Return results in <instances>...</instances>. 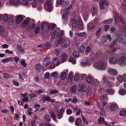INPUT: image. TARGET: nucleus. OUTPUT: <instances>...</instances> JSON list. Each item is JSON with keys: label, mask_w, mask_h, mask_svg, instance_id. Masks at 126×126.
Returning a JSON list of instances; mask_svg holds the SVG:
<instances>
[{"label": "nucleus", "mask_w": 126, "mask_h": 126, "mask_svg": "<svg viewBox=\"0 0 126 126\" xmlns=\"http://www.w3.org/2000/svg\"><path fill=\"white\" fill-rule=\"evenodd\" d=\"M117 40L115 39L113 41L110 45V48H112L116 44L117 40L120 43L123 44H126V36L123 34H118L117 35Z\"/></svg>", "instance_id": "nucleus-1"}, {"label": "nucleus", "mask_w": 126, "mask_h": 126, "mask_svg": "<svg viewBox=\"0 0 126 126\" xmlns=\"http://www.w3.org/2000/svg\"><path fill=\"white\" fill-rule=\"evenodd\" d=\"M70 41L68 39L60 38L58 40V43L59 44H62V47L64 48H67L69 47L70 43Z\"/></svg>", "instance_id": "nucleus-2"}, {"label": "nucleus", "mask_w": 126, "mask_h": 126, "mask_svg": "<svg viewBox=\"0 0 126 126\" xmlns=\"http://www.w3.org/2000/svg\"><path fill=\"white\" fill-rule=\"evenodd\" d=\"M51 26L50 24L47 22H43L41 25V29L42 30L47 32L49 30Z\"/></svg>", "instance_id": "nucleus-3"}, {"label": "nucleus", "mask_w": 126, "mask_h": 126, "mask_svg": "<svg viewBox=\"0 0 126 126\" xmlns=\"http://www.w3.org/2000/svg\"><path fill=\"white\" fill-rule=\"evenodd\" d=\"M86 80L87 82L89 83L94 84L96 85L99 84V81L97 79H94L90 76H88L86 79Z\"/></svg>", "instance_id": "nucleus-4"}, {"label": "nucleus", "mask_w": 126, "mask_h": 126, "mask_svg": "<svg viewBox=\"0 0 126 126\" xmlns=\"http://www.w3.org/2000/svg\"><path fill=\"white\" fill-rule=\"evenodd\" d=\"M70 13V11H67L65 12L63 15L62 20L63 23L65 24H66L68 23V18L67 16Z\"/></svg>", "instance_id": "nucleus-5"}, {"label": "nucleus", "mask_w": 126, "mask_h": 126, "mask_svg": "<svg viewBox=\"0 0 126 126\" xmlns=\"http://www.w3.org/2000/svg\"><path fill=\"white\" fill-rule=\"evenodd\" d=\"M65 109L63 108H61L59 112L56 111V116L58 119H61L63 116V113L64 112Z\"/></svg>", "instance_id": "nucleus-6"}, {"label": "nucleus", "mask_w": 126, "mask_h": 126, "mask_svg": "<svg viewBox=\"0 0 126 126\" xmlns=\"http://www.w3.org/2000/svg\"><path fill=\"white\" fill-rule=\"evenodd\" d=\"M117 16L122 23L123 25L122 27V29L123 30H126V23L123 18L121 15L119 14H117Z\"/></svg>", "instance_id": "nucleus-7"}, {"label": "nucleus", "mask_w": 126, "mask_h": 126, "mask_svg": "<svg viewBox=\"0 0 126 126\" xmlns=\"http://www.w3.org/2000/svg\"><path fill=\"white\" fill-rule=\"evenodd\" d=\"M44 8L47 11L50 12L51 10V4L49 1H47L46 4L44 5Z\"/></svg>", "instance_id": "nucleus-8"}, {"label": "nucleus", "mask_w": 126, "mask_h": 126, "mask_svg": "<svg viewBox=\"0 0 126 126\" xmlns=\"http://www.w3.org/2000/svg\"><path fill=\"white\" fill-rule=\"evenodd\" d=\"M56 3L58 5L66 7L69 4V2L65 1V0H57Z\"/></svg>", "instance_id": "nucleus-9"}, {"label": "nucleus", "mask_w": 126, "mask_h": 126, "mask_svg": "<svg viewBox=\"0 0 126 126\" xmlns=\"http://www.w3.org/2000/svg\"><path fill=\"white\" fill-rule=\"evenodd\" d=\"M96 66V67H99L101 70H105L106 68L107 63L105 62H102L100 63L97 64Z\"/></svg>", "instance_id": "nucleus-10"}, {"label": "nucleus", "mask_w": 126, "mask_h": 126, "mask_svg": "<svg viewBox=\"0 0 126 126\" xmlns=\"http://www.w3.org/2000/svg\"><path fill=\"white\" fill-rule=\"evenodd\" d=\"M52 63L54 65L56 66H58L60 64V60L57 57L54 58L53 60Z\"/></svg>", "instance_id": "nucleus-11"}, {"label": "nucleus", "mask_w": 126, "mask_h": 126, "mask_svg": "<svg viewBox=\"0 0 126 126\" xmlns=\"http://www.w3.org/2000/svg\"><path fill=\"white\" fill-rule=\"evenodd\" d=\"M79 90L82 92H85L87 90L86 86L84 84L82 85L79 84Z\"/></svg>", "instance_id": "nucleus-12"}, {"label": "nucleus", "mask_w": 126, "mask_h": 126, "mask_svg": "<svg viewBox=\"0 0 126 126\" xmlns=\"http://www.w3.org/2000/svg\"><path fill=\"white\" fill-rule=\"evenodd\" d=\"M108 72L110 74L112 75L116 76L117 74V71L111 68H109Z\"/></svg>", "instance_id": "nucleus-13"}, {"label": "nucleus", "mask_w": 126, "mask_h": 126, "mask_svg": "<svg viewBox=\"0 0 126 126\" xmlns=\"http://www.w3.org/2000/svg\"><path fill=\"white\" fill-rule=\"evenodd\" d=\"M68 58V55L66 53H63L62 55V59L61 62L62 63H63L66 61L67 59Z\"/></svg>", "instance_id": "nucleus-14"}, {"label": "nucleus", "mask_w": 126, "mask_h": 126, "mask_svg": "<svg viewBox=\"0 0 126 126\" xmlns=\"http://www.w3.org/2000/svg\"><path fill=\"white\" fill-rule=\"evenodd\" d=\"M23 16L21 15H18L17 16L16 19V23L17 24H19L23 20Z\"/></svg>", "instance_id": "nucleus-15"}, {"label": "nucleus", "mask_w": 126, "mask_h": 126, "mask_svg": "<svg viewBox=\"0 0 126 126\" xmlns=\"http://www.w3.org/2000/svg\"><path fill=\"white\" fill-rule=\"evenodd\" d=\"M117 104H112L110 106V109L111 111H114L117 109Z\"/></svg>", "instance_id": "nucleus-16"}, {"label": "nucleus", "mask_w": 126, "mask_h": 126, "mask_svg": "<svg viewBox=\"0 0 126 126\" xmlns=\"http://www.w3.org/2000/svg\"><path fill=\"white\" fill-rule=\"evenodd\" d=\"M117 61V59L115 57H111L109 59V62L111 64L116 63Z\"/></svg>", "instance_id": "nucleus-17"}, {"label": "nucleus", "mask_w": 126, "mask_h": 126, "mask_svg": "<svg viewBox=\"0 0 126 126\" xmlns=\"http://www.w3.org/2000/svg\"><path fill=\"white\" fill-rule=\"evenodd\" d=\"M78 26L79 28L81 29L84 28V25L82 20L80 19H79L78 20Z\"/></svg>", "instance_id": "nucleus-18"}, {"label": "nucleus", "mask_w": 126, "mask_h": 126, "mask_svg": "<svg viewBox=\"0 0 126 126\" xmlns=\"http://www.w3.org/2000/svg\"><path fill=\"white\" fill-rule=\"evenodd\" d=\"M119 62L122 63H125L126 64V55L121 56L119 59Z\"/></svg>", "instance_id": "nucleus-19"}, {"label": "nucleus", "mask_w": 126, "mask_h": 126, "mask_svg": "<svg viewBox=\"0 0 126 126\" xmlns=\"http://www.w3.org/2000/svg\"><path fill=\"white\" fill-rule=\"evenodd\" d=\"M95 27V25L92 23H89L87 24V28L89 30L94 29Z\"/></svg>", "instance_id": "nucleus-20"}, {"label": "nucleus", "mask_w": 126, "mask_h": 126, "mask_svg": "<svg viewBox=\"0 0 126 126\" xmlns=\"http://www.w3.org/2000/svg\"><path fill=\"white\" fill-rule=\"evenodd\" d=\"M10 3L14 6H17L19 5V3L17 0H10Z\"/></svg>", "instance_id": "nucleus-21"}, {"label": "nucleus", "mask_w": 126, "mask_h": 126, "mask_svg": "<svg viewBox=\"0 0 126 126\" xmlns=\"http://www.w3.org/2000/svg\"><path fill=\"white\" fill-rule=\"evenodd\" d=\"M82 123V120L80 118L77 119L75 121V125L78 126L80 125Z\"/></svg>", "instance_id": "nucleus-22"}, {"label": "nucleus", "mask_w": 126, "mask_h": 126, "mask_svg": "<svg viewBox=\"0 0 126 126\" xmlns=\"http://www.w3.org/2000/svg\"><path fill=\"white\" fill-rule=\"evenodd\" d=\"M4 77L5 79L11 78L13 77V75L12 74L7 73H3Z\"/></svg>", "instance_id": "nucleus-23"}, {"label": "nucleus", "mask_w": 126, "mask_h": 126, "mask_svg": "<svg viewBox=\"0 0 126 126\" xmlns=\"http://www.w3.org/2000/svg\"><path fill=\"white\" fill-rule=\"evenodd\" d=\"M119 114L121 116H122L123 118H125L126 117V110H121L120 111Z\"/></svg>", "instance_id": "nucleus-24"}, {"label": "nucleus", "mask_w": 126, "mask_h": 126, "mask_svg": "<svg viewBox=\"0 0 126 126\" xmlns=\"http://www.w3.org/2000/svg\"><path fill=\"white\" fill-rule=\"evenodd\" d=\"M20 2L23 5L29 6V4L28 1L26 0H19Z\"/></svg>", "instance_id": "nucleus-25"}, {"label": "nucleus", "mask_w": 126, "mask_h": 126, "mask_svg": "<svg viewBox=\"0 0 126 126\" xmlns=\"http://www.w3.org/2000/svg\"><path fill=\"white\" fill-rule=\"evenodd\" d=\"M107 95L106 94L101 95L100 97V99L102 101L106 100H107Z\"/></svg>", "instance_id": "nucleus-26"}, {"label": "nucleus", "mask_w": 126, "mask_h": 126, "mask_svg": "<svg viewBox=\"0 0 126 126\" xmlns=\"http://www.w3.org/2000/svg\"><path fill=\"white\" fill-rule=\"evenodd\" d=\"M101 30V28H99L96 31L95 34L97 38H99L100 36V33Z\"/></svg>", "instance_id": "nucleus-27"}, {"label": "nucleus", "mask_w": 126, "mask_h": 126, "mask_svg": "<svg viewBox=\"0 0 126 126\" xmlns=\"http://www.w3.org/2000/svg\"><path fill=\"white\" fill-rule=\"evenodd\" d=\"M29 23V20L28 19L25 20L22 24V25L23 26L25 27L28 25Z\"/></svg>", "instance_id": "nucleus-28"}, {"label": "nucleus", "mask_w": 126, "mask_h": 126, "mask_svg": "<svg viewBox=\"0 0 126 126\" xmlns=\"http://www.w3.org/2000/svg\"><path fill=\"white\" fill-rule=\"evenodd\" d=\"M114 92V91L112 89L110 88H109L107 90L106 93L109 94H113Z\"/></svg>", "instance_id": "nucleus-29"}, {"label": "nucleus", "mask_w": 126, "mask_h": 126, "mask_svg": "<svg viewBox=\"0 0 126 126\" xmlns=\"http://www.w3.org/2000/svg\"><path fill=\"white\" fill-rule=\"evenodd\" d=\"M8 23L9 25H12L14 23L13 17L12 16H10L9 18Z\"/></svg>", "instance_id": "nucleus-30"}, {"label": "nucleus", "mask_w": 126, "mask_h": 126, "mask_svg": "<svg viewBox=\"0 0 126 126\" xmlns=\"http://www.w3.org/2000/svg\"><path fill=\"white\" fill-rule=\"evenodd\" d=\"M42 65L40 63H38L35 65V68L36 70H37L39 71H41V68L42 67Z\"/></svg>", "instance_id": "nucleus-31"}, {"label": "nucleus", "mask_w": 126, "mask_h": 126, "mask_svg": "<svg viewBox=\"0 0 126 126\" xmlns=\"http://www.w3.org/2000/svg\"><path fill=\"white\" fill-rule=\"evenodd\" d=\"M66 74L65 72H62L60 76L61 79L62 80L66 78Z\"/></svg>", "instance_id": "nucleus-32"}, {"label": "nucleus", "mask_w": 126, "mask_h": 126, "mask_svg": "<svg viewBox=\"0 0 126 126\" xmlns=\"http://www.w3.org/2000/svg\"><path fill=\"white\" fill-rule=\"evenodd\" d=\"M77 88V86L76 85H74L72 86L71 87L70 89V90L72 92L75 93L76 91Z\"/></svg>", "instance_id": "nucleus-33"}, {"label": "nucleus", "mask_w": 126, "mask_h": 126, "mask_svg": "<svg viewBox=\"0 0 126 126\" xmlns=\"http://www.w3.org/2000/svg\"><path fill=\"white\" fill-rule=\"evenodd\" d=\"M17 49L20 51L21 52L23 53L24 52V50L22 48V47L21 45L18 44L16 46Z\"/></svg>", "instance_id": "nucleus-34"}, {"label": "nucleus", "mask_w": 126, "mask_h": 126, "mask_svg": "<svg viewBox=\"0 0 126 126\" xmlns=\"http://www.w3.org/2000/svg\"><path fill=\"white\" fill-rule=\"evenodd\" d=\"M68 61L69 62L72 63L73 64H74L76 63V60H75L74 57L72 56H70L69 57Z\"/></svg>", "instance_id": "nucleus-35"}, {"label": "nucleus", "mask_w": 126, "mask_h": 126, "mask_svg": "<svg viewBox=\"0 0 126 126\" xmlns=\"http://www.w3.org/2000/svg\"><path fill=\"white\" fill-rule=\"evenodd\" d=\"M34 32L36 34H38L40 32V27L39 26H36L34 29Z\"/></svg>", "instance_id": "nucleus-36"}, {"label": "nucleus", "mask_w": 126, "mask_h": 126, "mask_svg": "<svg viewBox=\"0 0 126 126\" xmlns=\"http://www.w3.org/2000/svg\"><path fill=\"white\" fill-rule=\"evenodd\" d=\"M44 118L46 121L47 122H49L51 120V119L50 116L48 114H46L45 115Z\"/></svg>", "instance_id": "nucleus-37"}, {"label": "nucleus", "mask_w": 126, "mask_h": 126, "mask_svg": "<svg viewBox=\"0 0 126 126\" xmlns=\"http://www.w3.org/2000/svg\"><path fill=\"white\" fill-rule=\"evenodd\" d=\"M119 93L121 95H124L126 93V90L124 89H121L119 90Z\"/></svg>", "instance_id": "nucleus-38"}, {"label": "nucleus", "mask_w": 126, "mask_h": 126, "mask_svg": "<svg viewBox=\"0 0 126 126\" xmlns=\"http://www.w3.org/2000/svg\"><path fill=\"white\" fill-rule=\"evenodd\" d=\"M42 99L44 101H49L50 99V97L44 95L43 96Z\"/></svg>", "instance_id": "nucleus-39"}, {"label": "nucleus", "mask_w": 126, "mask_h": 126, "mask_svg": "<svg viewBox=\"0 0 126 126\" xmlns=\"http://www.w3.org/2000/svg\"><path fill=\"white\" fill-rule=\"evenodd\" d=\"M86 34L85 32H84L77 33V35L78 37L80 38L83 37Z\"/></svg>", "instance_id": "nucleus-40"}, {"label": "nucleus", "mask_w": 126, "mask_h": 126, "mask_svg": "<svg viewBox=\"0 0 126 126\" xmlns=\"http://www.w3.org/2000/svg\"><path fill=\"white\" fill-rule=\"evenodd\" d=\"M99 8L101 10L105 8L104 4V2H99Z\"/></svg>", "instance_id": "nucleus-41"}, {"label": "nucleus", "mask_w": 126, "mask_h": 126, "mask_svg": "<svg viewBox=\"0 0 126 126\" xmlns=\"http://www.w3.org/2000/svg\"><path fill=\"white\" fill-rule=\"evenodd\" d=\"M83 16L85 21H86L88 19V15L87 13H84L83 15Z\"/></svg>", "instance_id": "nucleus-42"}, {"label": "nucleus", "mask_w": 126, "mask_h": 126, "mask_svg": "<svg viewBox=\"0 0 126 126\" xmlns=\"http://www.w3.org/2000/svg\"><path fill=\"white\" fill-rule=\"evenodd\" d=\"M75 119L74 117L72 116H70L68 119L69 122L71 123H73Z\"/></svg>", "instance_id": "nucleus-43"}, {"label": "nucleus", "mask_w": 126, "mask_h": 126, "mask_svg": "<svg viewBox=\"0 0 126 126\" xmlns=\"http://www.w3.org/2000/svg\"><path fill=\"white\" fill-rule=\"evenodd\" d=\"M113 20L112 19H109L108 20H106L104 21L103 22L104 24H110L112 22Z\"/></svg>", "instance_id": "nucleus-44"}, {"label": "nucleus", "mask_w": 126, "mask_h": 126, "mask_svg": "<svg viewBox=\"0 0 126 126\" xmlns=\"http://www.w3.org/2000/svg\"><path fill=\"white\" fill-rule=\"evenodd\" d=\"M58 73L56 72L55 71L51 73V77H56L58 75Z\"/></svg>", "instance_id": "nucleus-45"}, {"label": "nucleus", "mask_w": 126, "mask_h": 126, "mask_svg": "<svg viewBox=\"0 0 126 126\" xmlns=\"http://www.w3.org/2000/svg\"><path fill=\"white\" fill-rule=\"evenodd\" d=\"M50 115L51 117L54 120L56 121V120L55 114L54 112H51L50 114Z\"/></svg>", "instance_id": "nucleus-46"}, {"label": "nucleus", "mask_w": 126, "mask_h": 126, "mask_svg": "<svg viewBox=\"0 0 126 126\" xmlns=\"http://www.w3.org/2000/svg\"><path fill=\"white\" fill-rule=\"evenodd\" d=\"M73 55L74 57H78L79 56V52L77 51H75L73 53Z\"/></svg>", "instance_id": "nucleus-47"}, {"label": "nucleus", "mask_w": 126, "mask_h": 126, "mask_svg": "<svg viewBox=\"0 0 126 126\" xmlns=\"http://www.w3.org/2000/svg\"><path fill=\"white\" fill-rule=\"evenodd\" d=\"M91 12L92 13V16H93L94 15L96 12V10L95 8H93L91 9Z\"/></svg>", "instance_id": "nucleus-48"}, {"label": "nucleus", "mask_w": 126, "mask_h": 126, "mask_svg": "<svg viewBox=\"0 0 126 126\" xmlns=\"http://www.w3.org/2000/svg\"><path fill=\"white\" fill-rule=\"evenodd\" d=\"M101 111V112L100 116L102 117L105 116H106V114L104 109H102Z\"/></svg>", "instance_id": "nucleus-49"}, {"label": "nucleus", "mask_w": 126, "mask_h": 126, "mask_svg": "<svg viewBox=\"0 0 126 126\" xmlns=\"http://www.w3.org/2000/svg\"><path fill=\"white\" fill-rule=\"evenodd\" d=\"M8 17L7 15H5L3 17V19L4 22H7L8 21Z\"/></svg>", "instance_id": "nucleus-50"}, {"label": "nucleus", "mask_w": 126, "mask_h": 126, "mask_svg": "<svg viewBox=\"0 0 126 126\" xmlns=\"http://www.w3.org/2000/svg\"><path fill=\"white\" fill-rule=\"evenodd\" d=\"M84 46L83 45H81L80 47L79 50L81 53H83L84 51Z\"/></svg>", "instance_id": "nucleus-51"}, {"label": "nucleus", "mask_w": 126, "mask_h": 126, "mask_svg": "<svg viewBox=\"0 0 126 126\" xmlns=\"http://www.w3.org/2000/svg\"><path fill=\"white\" fill-rule=\"evenodd\" d=\"M77 20L76 19H75L73 21L72 23L73 27L74 28H75L76 27L77 24Z\"/></svg>", "instance_id": "nucleus-52"}, {"label": "nucleus", "mask_w": 126, "mask_h": 126, "mask_svg": "<svg viewBox=\"0 0 126 126\" xmlns=\"http://www.w3.org/2000/svg\"><path fill=\"white\" fill-rule=\"evenodd\" d=\"M82 65L83 66H87L90 64V63L88 60H87L85 62H84L82 63Z\"/></svg>", "instance_id": "nucleus-53"}, {"label": "nucleus", "mask_w": 126, "mask_h": 126, "mask_svg": "<svg viewBox=\"0 0 126 126\" xmlns=\"http://www.w3.org/2000/svg\"><path fill=\"white\" fill-rule=\"evenodd\" d=\"M81 117L84 123L86 124H87L88 123V122L87 121L86 118L84 117L83 115L81 114Z\"/></svg>", "instance_id": "nucleus-54"}, {"label": "nucleus", "mask_w": 126, "mask_h": 126, "mask_svg": "<svg viewBox=\"0 0 126 126\" xmlns=\"http://www.w3.org/2000/svg\"><path fill=\"white\" fill-rule=\"evenodd\" d=\"M51 46V44L50 42H48L44 44V46L45 47H50Z\"/></svg>", "instance_id": "nucleus-55"}, {"label": "nucleus", "mask_w": 126, "mask_h": 126, "mask_svg": "<svg viewBox=\"0 0 126 126\" xmlns=\"http://www.w3.org/2000/svg\"><path fill=\"white\" fill-rule=\"evenodd\" d=\"M12 83L14 85L16 86H18L19 84V82L16 81L15 80H14L12 81Z\"/></svg>", "instance_id": "nucleus-56"}, {"label": "nucleus", "mask_w": 126, "mask_h": 126, "mask_svg": "<svg viewBox=\"0 0 126 126\" xmlns=\"http://www.w3.org/2000/svg\"><path fill=\"white\" fill-rule=\"evenodd\" d=\"M4 31V29L2 25L0 26V34L3 33Z\"/></svg>", "instance_id": "nucleus-57"}, {"label": "nucleus", "mask_w": 126, "mask_h": 126, "mask_svg": "<svg viewBox=\"0 0 126 126\" xmlns=\"http://www.w3.org/2000/svg\"><path fill=\"white\" fill-rule=\"evenodd\" d=\"M50 74L49 72H47L44 75V78L45 79H48L49 77Z\"/></svg>", "instance_id": "nucleus-58"}, {"label": "nucleus", "mask_w": 126, "mask_h": 126, "mask_svg": "<svg viewBox=\"0 0 126 126\" xmlns=\"http://www.w3.org/2000/svg\"><path fill=\"white\" fill-rule=\"evenodd\" d=\"M91 49L90 47L88 46L86 48L85 51L87 53H89L90 52Z\"/></svg>", "instance_id": "nucleus-59"}, {"label": "nucleus", "mask_w": 126, "mask_h": 126, "mask_svg": "<svg viewBox=\"0 0 126 126\" xmlns=\"http://www.w3.org/2000/svg\"><path fill=\"white\" fill-rule=\"evenodd\" d=\"M66 112L67 114L68 115H70L72 113V110L71 109H68L66 110Z\"/></svg>", "instance_id": "nucleus-60"}, {"label": "nucleus", "mask_w": 126, "mask_h": 126, "mask_svg": "<svg viewBox=\"0 0 126 126\" xmlns=\"http://www.w3.org/2000/svg\"><path fill=\"white\" fill-rule=\"evenodd\" d=\"M63 31H61L59 33L57 34V36L58 37H61L63 36Z\"/></svg>", "instance_id": "nucleus-61"}, {"label": "nucleus", "mask_w": 126, "mask_h": 126, "mask_svg": "<svg viewBox=\"0 0 126 126\" xmlns=\"http://www.w3.org/2000/svg\"><path fill=\"white\" fill-rule=\"evenodd\" d=\"M107 85L108 86L112 87L114 85V83L113 82H109L108 81L107 82Z\"/></svg>", "instance_id": "nucleus-62"}, {"label": "nucleus", "mask_w": 126, "mask_h": 126, "mask_svg": "<svg viewBox=\"0 0 126 126\" xmlns=\"http://www.w3.org/2000/svg\"><path fill=\"white\" fill-rule=\"evenodd\" d=\"M1 62L4 63H6L8 62H9L8 58H6L2 60L1 61Z\"/></svg>", "instance_id": "nucleus-63"}, {"label": "nucleus", "mask_w": 126, "mask_h": 126, "mask_svg": "<svg viewBox=\"0 0 126 126\" xmlns=\"http://www.w3.org/2000/svg\"><path fill=\"white\" fill-rule=\"evenodd\" d=\"M45 126H56L54 124H50L49 123H45Z\"/></svg>", "instance_id": "nucleus-64"}]
</instances>
